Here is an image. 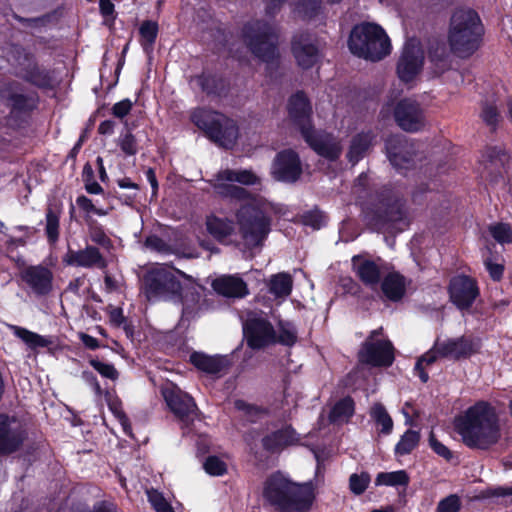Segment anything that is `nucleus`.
I'll return each mask as SVG.
<instances>
[{"instance_id": "1", "label": "nucleus", "mask_w": 512, "mask_h": 512, "mask_svg": "<svg viewBox=\"0 0 512 512\" xmlns=\"http://www.w3.org/2000/svg\"><path fill=\"white\" fill-rule=\"evenodd\" d=\"M359 189L364 220L368 228L375 232H402L409 225L405 201L396 196L387 185L370 188L369 177L361 173L355 182Z\"/></svg>"}, {"instance_id": "2", "label": "nucleus", "mask_w": 512, "mask_h": 512, "mask_svg": "<svg viewBox=\"0 0 512 512\" xmlns=\"http://www.w3.org/2000/svg\"><path fill=\"white\" fill-rule=\"evenodd\" d=\"M214 189L222 198L248 200L236 212L239 233L247 250L262 248L272 230V217L265 210L262 199L246 188L231 183L216 184Z\"/></svg>"}, {"instance_id": "3", "label": "nucleus", "mask_w": 512, "mask_h": 512, "mask_svg": "<svg viewBox=\"0 0 512 512\" xmlns=\"http://www.w3.org/2000/svg\"><path fill=\"white\" fill-rule=\"evenodd\" d=\"M456 432L470 449L488 450L498 443L501 432L495 408L487 401H478L455 418Z\"/></svg>"}, {"instance_id": "4", "label": "nucleus", "mask_w": 512, "mask_h": 512, "mask_svg": "<svg viewBox=\"0 0 512 512\" xmlns=\"http://www.w3.org/2000/svg\"><path fill=\"white\" fill-rule=\"evenodd\" d=\"M262 498L274 512H309L315 493L311 483L295 482L277 470L264 480Z\"/></svg>"}, {"instance_id": "5", "label": "nucleus", "mask_w": 512, "mask_h": 512, "mask_svg": "<svg viewBox=\"0 0 512 512\" xmlns=\"http://www.w3.org/2000/svg\"><path fill=\"white\" fill-rule=\"evenodd\" d=\"M485 27L478 12L472 8H456L449 21L447 40L456 56L467 59L483 43Z\"/></svg>"}, {"instance_id": "6", "label": "nucleus", "mask_w": 512, "mask_h": 512, "mask_svg": "<svg viewBox=\"0 0 512 512\" xmlns=\"http://www.w3.org/2000/svg\"><path fill=\"white\" fill-rule=\"evenodd\" d=\"M7 56L15 77L42 91L55 89V70L40 64L29 48L20 43H11L8 45Z\"/></svg>"}, {"instance_id": "7", "label": "nucleus", "mask_w": 512, "mask_h": 512, "mask_svg": "<svg viewBox=\"0 0 512 512\" xmlns=\"http://www.w3.org/2000/svg\"><path fill=\"white\" fill-rule=\"evenodd\" d=\"M25 90L23 83L17 80H8L0 86V103L8 110L7 124L15 130L29 127L39 107V94Z\"/></svg>"}, {"instance_id": "8", "label": "nucleus", "mask_w": 512, "mask_h": 512, "mask_svg": "<svg viewBox=\"0 0 512 512\" xmlns=\"http://www.w3.org/2000/svg\"><path fill=\"white\" fill-rule=\"evenodd\" d=\"M347 45L354 56L372 62L384 59L392 50L386 31L374 22L355 24L350 31Z\"/></svg>"}, {"instance_id": "9", "label": "nucleus", "mask_w": 512, "mask_h": 512, "mask_svg": "<svg viewBox=\"0 0 512 512\" xmlns=\"http://www.w3.org/2000/svg\"><path fill=\"white\" fill-rule=\"evenodd\" d=\"M190 120L219 147L229 150L236 145L239 127L236 121L223 113L205 107H197L191 112Z\"/></svg>"}, {"instance_id": "10", "label": "nucleus", "mask_w": 512, "mask_h": 512, "mask_svg": "<svg viewBox=\"0 0 512 512\" xmlns=\"http://www.w3.org/2000/svg\"><path fill=\"white\" fill-rule=\"evenodd\" d=\"M240 37L256 58L267 65L278 63V35L269 22L262 19L247 21L241 28Z\"/></svg>"}, {"instance_id": "11", "label": "nucleus", "mask_w": 512, "mask_h": 512, "mask_svg": "<svg viewBox=\"0 0 512 512\" xmlns=\"http://www.w3.org/2000/svg\"><path fill=\"white\" fill-rule=\"evenodd\" d=\"M179 270L160 266L145 272L142 278V291L148 301H183V286L177 275Z\"/></svg>"}, {"instance_id": "12", "label": "nucleus", "mask_w": 512, "mask_h": 512, "mask_svg": "<svg viewBox=\"0 0 512 512\" xmlns=\"http://www.w3.org/2000/svg\"><path fill=\"white\" fill-rule=\"evenodd\" d=\"M286 111L288 119L298 129L301 137L315 128L312 103L303 90H298L289 96Z\"/></svg>"}, {"instance_id": "13", "label": "nucleus", "mask_w": 512, "mask_h": 512, "mask_svg": "<svg viewBox=\"0 0 512 512\" xmlns=\"http://www.w3.org/2000/svg\"><path fill=\"white\" fill-rule=\"evenodd\" d=\"M447 290L450 302L461 311L469 310L480 295L477 280L466 274L453 276Z\"/></svg>"}, {"instance_id": "14", "label": "nucleus", "mask_w": 512, "mask_h": 512, "mask_svg": "<svg viewBox=\"0 0 512 512\" xmlns=\"http://www.w3.org/2000/svg\"><path fill=\"white\" fill-rule=\"evenodd\" d=\"M28 437L27 430L15 416L0 412V456L19 451Z\"/></svg>"}, {"instance_id": "15", "label": "nucleus", "mask_w": 512, "mask_h": 512, "mask_svg": "<svg viewBox=\"0 0 512 512\" xmlns=\"http://www.w3.org/2000/svg\"><path fill=\"white\" fill-rule=\"evenodd\" d=\"M478 342L471 336L462 335L456 338H447L440 340L437 338L433 344V350L438 353L440 358L460 361L469 359L479 352Z\"/></svg>"}, {"instance_id": "16", "label": "nucleus", "mask_w": 512, "mask_h": 512, "mask_svg": "<svg viewBox=\"0 0 512 512\" xmlns=\"http://www.w3.org/2000/svg\"><path fill=\"white\" fill-rule=\"evenodd\" d=\"M361 364L372 367H390L395 360V348L389 339L365 340L358 352Z\"/></svg>"}, {"instance_id": "17", "label": "nucleus", "mask_w": 512, "mask_h": 512, "mask_svg": "<svg viewBox=\"0 0 512 512\" xmlns=\"http://www.w3.org/2000/svg\"><path fill=\"white\" fill-rule=\"evenodd\" d=\"M247 346L260 350L276 343V332L271 322L261 316L249 317L243 324Z\"/></svg>"}, {"instance_id": "18", "label": "nucleus", "mask_w": 512, "mask_h": 512, "mask_svg": "<svg viewBox=\"0 0 512 512\" xmlns=\"http://www.w3.org/2000/svg\"><path fill=\"white\" fill-rule=\"evenodd\" d=\"M302 173L301 159L295 150L288 148L276 154L271 167L274 180L292 184L300 179Z\"/></svg>"}, {"instance_id": "19", "label": "nucleus", "mask_w": 512, "mask_h": 512, "mask_svg": "<svg viewBox=\"0 0 512 512\" xmlns=\"http://www.w3.org/2000/svg\"><path fill=\"white\" fill-rule=\"evenodd\" d=\"M162 396L179 421L188 424L197 416L199 410L194 398L176 385L162 389Z\"/></svg>"}, {"instance_id": "20", "label": "nucleus", "mask_w": 512, "mask_h": 512, "mask_svg": "<svg viewBox=\"0 0 512 512\" xmlns=\"http://www.w3.org/2000/svg\"><path fill=\"white\" fill-rule=\"evenodd\" d=\"M291 51L298 66L304 70L311 69L320 61L317 39L308 31H301L293 35Z\"/></svg>"}, {"instance_id": "21", "label": "nucleus", "mask_w": 512, "mask_h": 512, "mask_svg": "<svg viewBox=\"0 0 512 512\" xmlns=\"http://www.w3.org/2000/svg\"><path fill=\"white\" fill-rule=\"evenodd\" d=\"M424 51L419 44L407 42L397 61L396 73L398 78L409 83L422 71L424 65Z\"/></svg>"}, {"instance_id": "22", "label": "nucleus", "mask_w": 512, "mask_h": 512, "mask_svg": "<svg viewBox=\"0 0 512 512\" xmlns=\"http://www.w3.org/2000/svg\"><path fill=\"white\" fill-rule=\"evenodd\" d=\"M200 91L210 99H223L228 97L231 91L230 79L222 72L203 69L192 78Z\"/></svg>"}, {"instance_id": "23", "label": "nucleus", "mask_w": 512, "mask_h": 512, "mask_svg": "<svg viewBox=\"0 0 512 512\" xmlns=\"http://www.w3.org/2000/svg\"><path fill=\"white\" fill-rule=\"evenodd\" d=\"M394 118L397 125L406 132H418L425 125V117L420 104L404 98L394 108Z\"/></svg>"}, {"instance_id": "24", "label": "nucleus", "mask_w": 512, "mask_h": 512, "mask_svg": "<svg viewBox=\"0 0 512 512\" xmlns=\"http://www.w3.org/2000/svg\"><path fill=\"white\" fill-rule=\"evenodd\" d=\"M302 138L317 155L329 162H336L342 154L341 144L330 133L314 128Z\"/></svg>"}, {"instance_id": "25", "label": "nucleus", "mask_w": 512, "mask_h": 512, "mask_svg": "<svg viewBox=\"0 0 512 512\" xmlns=\"http://www.w3.org/2000/svg\"><path fill=\"white\" fill-rule=\"evenodd\" d=\"M385 148L391 164L397 168H409L414 163L415 149L402 135H394L386 140Z\"/></svg>"}, {"instance_id": "26", "label": "nucleus", "mask_w": 512, "mask_h": 512, "mask_svg": "<svg viewBox=\"0 0 512 512\" xmlns=\"http://www.w3.org/2000/svg\"><path fill=\"white\" fill-rule=\"evenodd\" d=\"M21 280L37 296H47L53 290V272L43 265H30L20 272Z\"/></svg>"}, {"instance_id": "27", "label": "nucleus", "mask_w": 512, "mask_h": 512, "mask_svg": "<svg viewBox=\"0 0 512 512\" xmlns=\"http://www.w3.org/2000/svg\"><path fill=\"white\" fill-rule=\"evenodd\" d=\"M62 262L66 266L83 267V268H100L107 267V262L99 248L93 245H87L84 249L73 250L68 247L66 254L62 258Z\"/></svg>"}, {"instance_id": "28", "label": "nucleus", "mask_w": 512, "mask_h": 512, "mask_svg": "<svg viewBox=\"0 0 512 512\" xmlns=\"http://www.w3.org/2000/svg\"><path fill=\"white\" fill-rule=\"evenodd\" d=\"M351 264L353 272L365 286L375 288L380 284L381 269L374 260L354 255Z\"/></svg>"}, {"instance_id": "29", "label": "nucleus", "mask_w": 512, "mask_h": 512, "mask_svg": "<svg viewBox=\"0 0 512 512\" xmlns=\"http://www.w3.org/2000/svg\"><path fill=\"white\" fill-rule=\"evenodd\" d=\"M213 290L227 298H244L249 294L247 283L238 275H223L212 281Z\"/></svg>"}, {"instance_id": "30", "label": "nucleus", "mask_w": 512, "mask_h": 512, "mask_svg": "<svg viewBox=\"0 0 512 512\" xmlns=\"http://www.w3.org/2000/svg\"><path fill=\"white\" fill-rule=\"evenodd\" d=\"M451 52L441 40L432 39L428 42L427 58L435 75L440 76L450 69Z\"/></svg>"}, {"instance_id": "31", "label": "nucleus", "mask_w": 512, "mask_h": 512, "mask_svg": "<svg viewBox=\"0 0 512 512\" xmlns=\"http://www.w3.org/2000/svg\"><path fill=\"white\" fill-rule=\"evenodd\" d=\"M205 227L207 233L222 245L230 244V237L235 233V223L232 219L214 214L206 216Z\"/></svg>"}, {"instance_id": "32", "label": "nucleus", "mask_w": 512, "mask_h": 512, "mask_svg": "<svg viewBox=\"0 0 512 512\" xmlns=\"http://www.w3.org/2000/svg\"><path fill=\"white\" fill-rule=\"evenodd\" d=\"M189 362L199 371L207 374H219L230 366L226 356L208 355L194 351L189 356Z\"/></svg>"}, {"instance_id": "33", "label": "nucleus", "mask_w": 512, "mask_h": 512, "mask_svg": "<svg viewBox=\"0 0 512 512\" xmlns=\"http://www.w3.org/2000/svg\"><path fill=\"white\" fill-rule=\"evenodd\" d=\"M295 435L296 432L293 427L287 425L265 435L261 440V444L266 452L275 454L292 445L295 441Z\"/></svg>"}, {"instance_id": "34", "label": "nucleus", "mask_w": 512, "mask_h": 512, "mask_svg": "<svg viewBox=\"0 0 512 512\" xmlns=\"http://www.w3.org/2000/svg\"><path fill=\"white\" fill-rule=\"evenodd\" d=\"M375 138L376 134L371 129L363 130L355 134L350 141L349 149L346 154L348 162L352 165H356L360 162L373 146Z\"/></svg>"}, {"instance_id": "35", "label": "nucleus", "mask_w": 512, "mask_h": 512, "mask_svg": "<svg viewBox=\"0 0 512 512\" xmlns=\"http://www.w3.org/2000/svg\"><path fill=\"white\" fill-rule=\"evenodd\" d=\"M381 283L384 297L392 302L400 301L406 292L405 277L398 272L388 273Z\"/></svg>"}, {"instance_id": "36", "label": "nucleus", "mask_w": 512, "mask_h": 512, "mask_svg": "<svg viewBox=\"0 0 512 512\" xmlns=\"http://www.w3.org/2000/svg\"><path fill=\"white\" fill-rule=\"evenodd\" d=\"M355 413V402L351 396L338 400L331 408L328 418L331 423L348 421Z\"/></svg>"}, {"instance_id": "37", "label": "nucleus", "mask_w": 512, "mask_h": 512, "mask_svg": "<svg viewBox=\"0 0 512 512\" xmlns=\"http://www.w3.org/2000/svg\"><path fill=\"white\" fill-rule=\"evenodd\" d=\"M45 236L50 245H55L60 238V211L49 206L45 212Z\"/></svg>"}, {"instance_id": "38", "label": "nucleus", "mask_w": 512, "mask_h": 512, "mask_svg": "<svg viewBox=\"0 0 512 512\" xmlns=\"http://www.w3.org/2000/svg\"><path fill=\"white\" fill-rule=\"evenodd\" d=\"M410 483V477L406 470H397L392 472H379L375 478L376 486L407 487Z\"/></svg>"}, {"instance_id": "39", "label": "nucleus", "mask_w": 512, "mask_h": 512, "mask_svg": "<svg viewBox=\"0 0 512 512\" xmlns=\"http://www.w3.org/2000/svg\"><path fill=\"white\" fill-rule=\"evenodd\" d=\"M420 440L421 435L419 431L412 429L406 430L395 445V456H405L412 453V451L418 447Z\"/></svg>"}, {"instance_id": "40", "label": "nucleus", "mask_w": 512, "mask_h": 512, "mask_svg": "<svg viewBox=\"0 0 512 512\" xmlns=\"http://www.w3.org/2000/svg\"><path fill=\"white\" fill-rule=\"evenodd\" d=\"M159 32L156 21L144 20L139 27L140 44L145 52L153 49Z\"/></svg>"}, {"instance_id": "41", "label": "nucleus", "mask_w": 512, "mask_h": 512, "mask_svg": "<svg viewBox=\"0 0 512 512\" xmlns=\"http://www.w3.org/2000/svg\"><path fill=\"white\" fill-rule=\"evenodd\" d=\"M292 286V277L288 273H278L269 281V292L276 297H286L291 294Z\"/></svg>"}, {"instance_id": "42", "label": "nucleus", "mask_w": 512, "mask_h": 512, "mask_svg": "<svg viewBox=\"0 0 512 512\" xmlns=\"http://www.w3.org/2000/svg\"><path fill=\"white\" fill-rule=\"evenodd\" d=\"M370 416L376 425L380 426L379 432L381 434L389 435L392 433L393 420L383 404L375 403L371 408Z\"/></svg>"}, {"instance_id": "43", "label": "nucleus", "mask_w": 512, "mask_h": 512, "mask_svg": "<svg viewBox=\"0 0 512 512\" xmlns=\"http://www.w3.org/2000/svg\"><path fill=\"white\" fill-rule=\"evenodd\" d=\"M117 146L125 156H135L139 152L138 140L127 123L117 139Z\"/></svg>"}, {"instance_id": "44", "label": "nucleus", "mask_w": 512, "mask_h": 512, "mask_svg": "<svg viewBox=\"0 0 512 512\" xmlns=\"http://www.w3.org/2000/svg\"><path fill=\"white\" fill-rule=\"evenodd\" d=\"M14 334L32 350L37 348H44L50 344V341L43 336L23 327L16 326Z\"/></svg>"}, {"instance_id": "45", "label": "nucleus", "mask_w": 512, "mask_h": 512, "mask_svg": "<svg viewBox=\"0 0 512 512\" xmlns=\"http://www.w3.org/2000/svg\"><path fill=\"white\" fill-rule=\"evenodd\" d=\"M488 231L499 244L504 245L512 243V226L509 223L498 222L489 225Z\"/></svg>"}, {"instance_id": "46", "label": "nucleus", "mask_w": 512, "mask_h": 512, "mask_svg": "<svg viewBox=\"0 0 512 512\" xmlns=\"http://www.w3.org/2000/svg\"><path fill=\"white\" fill-rule=\"evenodd\" d=\"M371 482V475L367 471L353 473L349 476V489L356 496L362 495Z\"/></svg>"}, {"instance_id": "47", "label": "nucleus", "mask_w": 512, "mask_h": 512, "mask_svg": "<svg viewBox=\"0 0 512 512\" xmlns=\"http://www.w3.org/2000/svg\"><path fill=\"white\" fill-rule=\"evenodd\" d=\"M89 365L93 367L102 377L111 381H116L119 378V372L111 363H104L97 358H90Z\"/></svg>"}, {"instance_id": "48", "label": "nucleus", "mask_w": 512, "mask_h": 512, "mask_svg": "<svg viewBox=\"0 0 512 512\" xmlns=\"http://www.w3.org/2000/svg\"><path fill=\"white\" fill-rule=\"evenodd\" d=\"M205 472L211 476H223L227 473V465L218 456H208L203 464Z\"/></svg>"}, {"instance_id": "49", "label": "nucleus", "mask_w": 512, "mask_h": 512, "mask_svg": "<svg viewBox=\"0 0 512 512\" xmlns=\"http://www.w3.org/2000/svg\"><path fill=\"white\" fill-rule=\"evenodd\" d=\"M301 223L318 230L325 225V215L318 209L305 211L301 215Z\"/></svg>"}, {"instance_id": "50", "label": "nucleus", "mask_w": 512, "mask_h": 512, "mask_svg": "<svg viewBox=\"0 0 512 512\" xmlns=\"http://www.w3.org/2000/svg\"><path fill=\"white\" fill-rule=\"evenodd\" d=\"M71 512H118V506L113 501L100 500L95 502L91 509L88 506L83 505L73 508Z\"/></svg>"}, {"instance_id": "51", "label": "nucleus", "mask_w": 512, "mask_h": 512, "mask_svg": "<svg viewBox=\"0 0 512 512\" xmlns=\"http://www.w3.org/2000/svg\"><path fill=\"white\" fill-rule=\"evenodd\" d=\"M89 233L93 243L105 248L111 245V239L106 235L103 226L96 221H92V223L89 224Z\"/></svg>"}, {"instance_id": "52", "label": "nucleus", "mask_w": 512, "mask_h": 512, "mask_svg": "<svg viewBox=\"0 0 512 512\" xmlns=\"http://www.w3.org/2000/svg\"><path fill=\"white\" fill-rule=\"evenodd\" d=\"M462 503L457 494H451L439 501L437 505V512H459Z\"/></svg>"}, {"instance_id": "53", "label": "nucleus", "mask_w": 512, "mask_h": 512, "mask_svg": "<svg viewBox=\"0 0 512 512\" xmlns=\"http://www.w3.org/2000/svg\"><path fill=\"white\" fill-rule=\"evenodd\" d=\"M148 499L156 512H174L170 503L157 490L149 492Z\"/></svg>"}, {"instance_id": "54", "label": "nucleus", "mask_w": 512, "mask_h": 512, "mask_svg": "<svg viewBox=\"0 0 512 512\" xmlns=\"http://www.w3.org/2000/svg\"><path fill=\"white\" fill-rule=\"evenodd\" d=\"M297 342V332L295 329H290L283 324H280L279 333L276 334V343L292 347Z\"/></svg>"}, {"instance_id": "55", "label": "nucleus", "mask_w": 512, "mask_h": 512, "mask_svg": "<svg viewBox=\"0 0 512 512\" xmlns=\"http://www.w3.org/2000/svg\"><path fill=\"white\" fill-rule=\"evenodd\" d=\"M234 405L238 411H242L248 417H258L259 415L267 413L266 408H263L255 404H250L241 399L236 400Z\"/></svg>"}, {"instance_id": "56", "label": "nucleus", "mask_w": 512, "mask_h": 512, "mask_svg": "<svg viewBox=\"0 0 512 512\" xmlns=\"http://www.w3.org/2000/svg\"><path fill=\"white\" fill-rule=\"evenodd\" d=\"M429 445L434 453L450 462L453 458L452 451L443 443H441L434 435L433 432L429 436Z\"/></svg>"}, {"instance_id": "57", "label": "nucleus", "mask_w": 512, "mask_h": 512, "mask_svg": "<svg viewBox=\"0 0 512 512\" xmlns=\"http://www.w3.org/2000/svg\"><path fill=\"white\" fill-rule=\"evenodd\" d=\"M499 112L495 105L486 103L482 107L481 118L488 126L495 128L499 121Z\"/></svg>"}, {"instance_id": "58", "label": "nucleus", "mask_w": 512, "mask_h": 512, "mask_svg": "<svg viewBox=\"0 0 512 512\" xmlns=\"http://www.w3.org/2000/svg\"><path fill=\"white\" fill-rule=\"evenodd\" d=\"M321 8L320 0H300L298 2V9L306 16L312 18L318 15Z\"/></svg>"}, {"instance_id": "59", "label": "nucleus", "mask_w": 512, "mask_h": 512, "mask_svg": "<svg viewBox=\"0 0 512 512\" xmlns=\"http://www.w3.org/2000/svg\"><path fill=\"white\" fill-rule=\"evenodd\" d=\"M484 266L493 281H500L503 278L505 267L503 264L494 263L491 257L484 259Z\"/></svg>"}, {"instance_id": "60", "label": "nucleus", "mask_w": 512, "mask_h": 512, "mask_svg": "<svg viewBox=\"0 0 512 512\" xmlns=\"http://www.w3.org/2000/svg\"><path fill=\"white\" fill-rule=\"evenodd\" d=\"M132 106L133 103L130 99H123L113 105L112 114L117 118H124L130 113Z\"/></svg>"}, {"instance_id": "61", "label": "nucleus", "mask_w": 512, "mask_h": 512, "mask_svg": "<svg viewBox=\"0 0 512 512\" xmlns=\"http://www.w3.org/2000/svg\"><path fill=\"white\" fill-rule=\"evenodd\" d=\"M239 183L246 186L260 185L261 179L252 170L241 169Z\"/></svg>"}, {"instance_id": "62", "label": "nucleus", "mask_w": 512, "mask_h": 512, "mask_svg": "<svg viewBox=\"0 0 512 512\" xmlns=\"http://www.w3.org/2000/svg\"><path fill=\"white\" fill-rule=\"evenodd\" d=\"M484 495L488 498H504L507 496H512V487H489L485 490Z\"/></svg>"}, {"instance_id": "63", "label": "nucleus", "mask_w": 512, "mask_h": 512, "mask_svg": "<svg viewBox=\"0 0 512 512\" xmlns=\"http://www.w3.org/2000/svg\"><path fill=\"white\" fill-rule=\"evenodd\" d=\"M99 11L104 18H115V5L111 0H99Z\"/></svg>"}, {"instance_id": "64", "label": "nucleus", "mask_w": 512, "mask_h": 512, "mask_svg": "<svg viewBox=\"0 0 512 512\" xmlns=\"http://www.w3.org/2000/svg\"><path fill=\"white\" fill-rule=\"evenodd\" d=\"M109 320L111 324L120 327L127 319L123 314V309L120 307L112 308L109 311Z\"/></svg>"}]
</instances>
